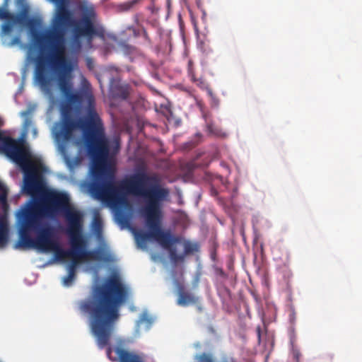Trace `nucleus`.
I'll return each instance as SVG.
<instances>
[{"instance_id":"nucleus-1","label":"nucleus","mask_w":362,"mask_h":362,"mask_svg":"<svg viewBox=\"0 0 362 362\" xmlns=\"http://www.w3.org/2000/svg\"><path fill=\"white\" fill-rule=\"evenodd\" d=\"M34 45L39 54L31 57L30 48L29 58L35 64V81L42 90L49 92L52 81L49 70L59 72L58 86L66 98L60 105V119L53 129V135L59 143V151L62 153H66L65 144L74 139L75 130L80 129L88 155L96 168H102L110 155V141L103 120L96 111L93 95L86 90L72 91V85L66 76V73L71 71V65L66 56L65 46L64 56L66 64L62 66L48 59L52 54L49 50L42 52L35 42Z\"/></svg>"},{"instance_id":"nucleus-2","label":"nucleus","mask_w":362,"mask_h":362,"mask_svg":"<svg viewBox=\"0 0 362 362\" xmlns=\"http://www.w3.org/2000/svg\"><path fill=\"white\" fill-rule=\"evenodd\" d=\"M44 191L23 214L16 247L54 252L62 260L76 255L82 246L83 214L69 204L64 193Z\"/></svg>"},{"instance_id":"nucleus-3","label":"nucleus","mask_w":362,"mask_h":362,"mask_svg":"<svg viewBox=\"0 0 362 362\" xmlns=\"http://www.w3.org/2000/svg\"><path fill=\"white\" fill-rule=\"evenodd\" d=\"M92 190L98 199L112 206L123 203L126 194L142 198L145 204L141 214L148 232L137 233V243H145L153 239L169 252L172 262L184 261V255H178L174 246L182 241L181 237L173 235L170 230L162 229V203L168 198L170 192L161 185L158 175L137 173L121 181L119 185H115L112 177L110 180L95 184Z\"/></svg>"},{"instance_id":"nucleus-4","label":"nucleus","mask_w":362,"mask_h":362,"mask_svg":"<svg viewBox=\"0 0 362 362\" xmlns=\"http://www.w3.org/2000/svg\"><path fill=\"white\" fill-rule=\"evenodd\" d=\"M128 290L117 274L110 276L104 284L95 286L89 298L78 301V309L89 315V326L100 349L110 344L120 308L126 301Z\"/></svg>"},{"instance_id":"nucleus-5","label":"nucleus","mask_w":362,"mask_h":362,"mask_svg":"<svg viewBox=\"0 0 362 362\" xmlns=\"http://www.w3.org/2000/svg\"><path fill=\"white\" fill-rule=\"evenodd\" d=\"M50 1L57 5L50 27L42 33L33 32L32 36L41 52L49 50L52 52L48 58L49 61L64 66L66 64L64 36L66 27L72 21V13L67 7L68 0Z\"/></svg>"},{"instance_id":"nucleus-6","label":"nucleus","mask_w":362,"mask_h":362,"mask_svg":"<svg viewBox=\"0 0 362 362\" xmlns=\"http://www.w3.org/2000/svg\"><path fill=\"white\" fill-rule=\"evenodd\" d=\"M0 149L23 169L25 193L35 199L43 192L42 174L37 166L31 162L29 153L21 144L10 136H4L0 131Z\"/></svg>"},{"instance_id":"nucleus-7","label":"nucleus","mask_w":362,"mask_h":362,"mask_svg":"<svg viewBox=\"0 0 362 362\" xmlns=\"http://www.w3.org/2000/svg\"><path fill=\"white\" fill-rule=\"evenodd\" d=\"M18 4L22 6L21 11L15 14L8 11V0H4L0 6V20L6 22L1 25L0 36L2 44L7 47H13L16 45H21V40L19 36L14 37L11 41L6 42L5 36L9 34L13 25L27 26L29 28L35 27L37 24L33 18H29V6L25 0H18Z\"/></svg>"},{"instance_id":"nucleus-8","label":"nucleus","mask_w":362,"mask_h":362,"mask_svg":"<svg viewBox=\"0 0 362 362\" xmlns=\"http://www.w3.org/2000/svg\"><path fill=\"white\" fill-rule=\"evenodd\" d=\"M95 16V11L93 9H89L74 26L70 40V49L72 53L78 54L81 52L82 37H85L88 43L90 44L94 37L104 35L103 28L94 23Z\"/></svg>"},{"instance_id":"nucleus-9","label":"nucleus","mask_w":362,"mask_h":362,"mask_svg":"<svg viewBox=\"0 0 362 362\" xmlns=\"http://www.w3.org/2000/svg\"><path fill=\"white\" fill-rule=\"evenodd\" d=\"M107 356L112 362H146V356L142 353L129 351L122 344L115 347L107 348Z\"/></svg>"},{"instance_id":"nucleus-10","label":"nucleus","mask_w":362,"mask_h":362,"mask_svg":"<svg viewBox=\"0 0 362 362\" xmlns=\"http://www.w3.org/2000/svg\"><path fill=\"white\" fill-rule=\"evenodd\" d=\"M110 93L114 98L125 100L129 95V88L127 85H122L119 81L112 78L110 83Z\"/></svg>"},{"instance_id":"nucleus-11","label":"nucleus","mask_w":362,"mask_h":362,"mask_svg":"<svg viewBox=\"0 0 362 362\" xmlns=\"http://www.w3.org/2000/svg\"><path fill=\"white\" fill-rule=\"evenodd\" d=\"M82 247H81V255L83 257L84 261L86 260H96V261H106L107 259L105 257V253L102 250H87V243L82 235Z\"/></svg>"},{"instance_id":"nucleus-12","label":"nucleus","mask_w":362,"mask_h":362,"mask_svg":"<svg viewBox=\"0 0 362 362\" xmlns=\"http://www.w3.org/2000/svg\"><path fill=\"white\" fill-rule=\"evenodd\" d=\"M178 298L177 299V305L180 306H187L189 304H197L199 303V297L194 296L193 293L184 291L183 286H180L178 288L177 292Z\"/></svg>"},{"instance_id":"nucleus-13","label":"nucleus","mask_w":362,"mask_h":362,"mask_svg":"<svg viewBox=\"0 0 362 362\" xmlns=\"http://www.w3.org/2000/svg\"><path fill=\"white\" fill-rule=\"evenodd\" d=\"M194 358L197 362H240L236 358L229 356H223L220 361H216L212 354L207 353L197 354Z\"/></svg>"},{"instance_id":"nucleus-14","label":"nucleus","mask_w":362,"mask_h":362,"mask_svg":"<svg viewBox=\"0 0 362 362\" xmlns=\"http://www.w3.org/2000/svg\"><path fill=\"white\" fill-rule=\"evenodd\" d=\"M81 246H80L79 249L76 250V255L73 257H69V259H71V262L68 265L67 271L68 272H72L76 274V268L78 265L84 261L83 257L81 255Z\"/></svg>"},{"instance_id":"nucleus-15","label":"nucleus","mask_w":362,"mask_h":362,"mask_svg":"<svg viewBox=\"0 0 362 362\" xmlns=\"http://www.w3.org/2000/svg\"><path fill=\"white\" fill-rule=\"evenodd\" d=\"M197 250V247L196 245L191 243L189 241H186L184 243V254H181L180 255H187L190 253L194 252Z\"/></svg>"},{"instance_id":"nucleus-16","label":"nucleus","mask_w":362,"mask_h":362,"mask_svg":"<svg viewBox=\"0 0 362 362\" xmlns=\"http://www.w3.org/2000/svg\"><path fill=\"white\" fill-rule=\"evenodd\" d=\"M207 131L210 134L214 135L216 136H224L222 134L221 131L218 129L217 127H214L213 124L209 123L206 125Z\"/></svg>"},{"instance_id":"nucleus-17","label":"nucleus","mask_w":362,"mask_h":362,"mask_svg":"<svg viewBox=\"0 0 362 362\" xmlns=\"http://www.w3.org/2000/svg\"><path fill=\"white\" fill-rule=\"evenodd\" d=\"M138 322L140 324H146V327L148 329L153 322V319L146 313H143L140 316Z\"/></svg>"},{"instance_id":"nucleus-18","label":"nucleus","mask_w":362,"mask_h":362,"mask_svg":"<svg viewBox=\"0 0 362 362\" xmlns=\"http://www.w3.org/2000/svg\"><path fill=\"white\" fill-rule=\"evenodd\" d=\"M139 1V0H131L120 4L119 7L122 11H127L133 8Z\"/></svg>"},{"instance_id":"nucleus-19","label":"nucleus","mask_w":362,"mask_h":362,"mask_svg":"<svg viewBox=\"0 0 362 362\" xmlns=\"http://www.w3.org/2000/svg\"><path fill=\"white\" fill-rule=\"evenodd\" d=\"M76 274L72 272H68V274L64 278L63 283L64 286H69L75 279Z\"/></svg>"},{"instance_id":"nucleus-20","label":"nucleus","mask_w":362,"mask_h":362,"mask_svg":"<svg viewBox=\"0 0 362 362\" xmlns=\"http://www.w3.org/2000/svg\"><path fill=\"white\" fill-rule=\"evenodd\" d=\"M292 354H293V357L294 360L296 361V362H299L300 358L301 356V354H300V351L298 349L293 346Z\"/></svg>"},{"instance_id":"nucleus-21","label":"nucleus","mask_w":362,"mask_h":362,"mask_svg":"<svg viewBox=\"0 0 362 362\" xmlns=\"http://www.w3.org/2000/svg\"><path fill=\"white\" fill-rule=\"evenodd\" d=\"M206 91H207L208 95L211 98L213 103H214L215 105H217L218 103V101L216 97L215 96V95L214 94L211 88H207Z\"/></svg>"},{"instance_id":"nucleus-22","label":"nucleus","mask_w":362,"mask_h":362,"mask_svg":"<svg viewBox=\"0 0 362 362\" xmlns=\"http://www.w3.org/2000/svg\"><path fill=\"white\" fill-rule=\"evenodd\" d=\"M296 320V313L294 308H291L289 310V321L293 324Z\"/></svg>"},{"instance_id":"nucleus-23","label":"nucleus","mask_w":362,"mask_h":362,"mask_svg":"<svg viewBox=\"0 0 362 362\" xmlns=\"http://www.w3.org/2000/svg\"><path fill=\"white\" fill-rule=\"evenodd\" d=\"M188 74L192 73L194 71V67H193V62L192 60L188 61Z\"/></svg>"},{"instance_id":"nucleus-24","label":"nucleus","mask_w":362,"mask_h":362,"mask_svg":"<svg viewBox=\"0 0 362 362\" xmlns=\"http://www.w3.org/2000/svg\"><path fill=\"white\" fill-rule=\"evenodd\" d=\"M333 356L332 354H327L323 357L324 362H332Z\"/></svg>"},{"instance_id":"nucleus-25","label":"nucleus","mask_w":362,"mask_h":362,"mask_svg":"<svg viewBox=\"0 0 362 362\" xmlns=\"http://www.w3.org/2000/svg\"><path fill=\"white\" fill-rule=\"evenodd\" d=\"M196 83L197 86H199L201 88H203L206 85L204 80H203L202 78H199V80H197V82Z\"/></svg>"},{"instance_id":"nucleus-26","label":"nucleus","mask_w":362,"mask_h":362,"mask_svg":"<svg viewBox=\"0 0 362 362\" xmlns=\"http://www.w3.org/2000/svg\"><path fill=\"white\" fill-rule=\"evenodd\" d=\"M189 74V76H190L191 80H192L193 82H194V83H197V80H199V78H197L195 77L194 71V72H192V73H189V74Z\"/></svg>"},{"instance_id":"nucleus-27","label":"nucleus","mask_w":362,"mask_h":362,"mask_svg":"<svg viewBox=\"0 0 362 362\" xmlns=\"http://www.w3.org/2000/svg\"><path fill=\"white\" fill-rule=\"evenodd\" d=\"M6 193L3 192L0 194V202H6Z\"/></svg>"},{"instance_id":"nucleus-28","label":"nucleus","mask_w":362,"mask_h":362,"mask_svg":"<svg viewBox=\"0 0 362 362\" xmlns=\"http://www.w3.org/2000/svg\"><path fill=\"white\" fill-rule=\"evenodd\" d=\"M96 229L98 230H101V223L100 221H95V222Z\"/></svg>"},{"instance_id":"nucleus-29","label":"nucleus","mask_w":362,"mask_h":362,"mask_svg":"<svg viewBox=\"0 0 362 362\" xmlns=\"http://www.w3.org/2000/svg\"><path fill=\"white\" fill-rule=\"evenodd\" d=\"M257 332L258 341L259 342L260 341V339H261V329H260L259 327H257Z\"/></svg>"},{"instance_id":"nucleus-30","label":"nucleus","mask_w":362,"mask_h":362,"mask_svg":"<svg viewBox=\"0 0 362 362\" xmlns=\"http://www.w3.org/2000/svg\"><path fill=\"white\" fill-rule=\"evenodd\" d=\"M224 291L227 293V295L230 297V291L228 288H224Z\"/></svg>"},{"instance_id":"nucleus-31","label":"nucleus","mask_w":362,"mask_h":362,"mask_svg":"<svg viewBox=\"0 0 362 362\" xmlns=\"http://www.w3.org/2000/svg\"><path fill=\"white\" fill-rule=\"evenodd\" d=\"M115 148L117 151H118L119 148V144L118 141H115Z\"/></svg>"},{"instance_id":"nucleus-32","label":"nucleus","mask_w":362,"mask_h":362,"mask_svg":"<svg viewBox=\"0 0 362 362\" xmlns=\"http://www.w3.org/2000/svg\"><path fill=\"white\" fill-rule=\"evenodd\" d=\"M144 37L146 39V40H149V37H148V33L146 30H144Z\"/></svg>"},{"instance_id":"nucleus-33","label":"nucleus","mask_w":362,"mask_h":362,"mask_svg":"<svg viewBox=\"0 0 362 362\" xmlns=\"http://www.w3.org/2000/svg\"><path fill=\"white\" fill-rule=\"evenodd\" d=\"M197 308H198V310H200V311L202 310V307H201V306H199V305H198V306H197Z\"/></svg>"},{"instance_id":"nucleus-34","label":"nucleus","mask_w":362,"mask_h":362,"mask_svg":"<svg viewBox=\"0 0 362 362\" xmlns=\"http://www.w3.org/2000/svg\"><path fill=\"white\" fill-rule=\"evenodd\" d=\"M87 61H88V63L89 64L90 62V59H88Z\"/></svg>"}]
</instances>
